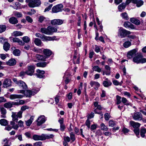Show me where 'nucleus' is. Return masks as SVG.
I'll use <instances>...</instances> for the list:
<instances>
[{
	"label": "nucleus",
	"mask_w": 146,
	"mask_h": 146,
	"mask_svg": "<svg viewBox=\"0 0 146 146\" xmlns=\"http://www.w3.org/2000/svg\"><path fill=\"white\" fill-rule=\"evenodd\" d=\"M16 61L15 59L11 58L6 62V64L8 65L13 66L16 64Z\"/></svg>",
	"instance_id": "obj_23"
},
{
	"label": "nucleus",
	"mask_w": 146,
	"mask_h": 146,
	"mask_svg": "<svg viewBox=\"0 0 146 146\" xmlns=\"http://www.w3.org/2000/svg\"><path fill=\"white\" fill-rule=\"evenodd\" d=\"M126 5L124 3H122L118 6V8L119 11H121L122 9H125L126 6Z\"/></svg>",
	"instance_id": "obj_41"
},
{
	"label": "nucleus",
	"mask_w": 146,
	"mask_h": 146,
	"mask_svg": "<svg viewBox=\"0 0 146 146\" xmlns=\"http://www.w3.org/2000/svg\"><path fill=\"white\" fill-rule=\"evenodd\" d=\"M34 118L33 116H32L29 119L26 121V124L27 126H30L31 125L33 121Z\"/></svg>",
	"instance_id": "obj_35"
},
{
	"label": "nucleus",
	"mask_w": 146,
	"mask_h": 146,
	"mask_svg": "<svg viewBox=\"0 0 146 146\" xmlns=\"http://www.w3.org/2000/svg\"><path fill=\"white\" fill-rule=\"evenodd\" d=\"M48 63L46 62H40L37 63L36 65L38 67L43 68L45 67Z\"/></svg>",
	"instance_id": "obj_36"
},
{
	"label": "nucleus",
	"mask_w": 146,
	"mask_h": 146,
	"mask_svg": "<svg viewBox=\"0 0 146 146\" xmlns=\"http://www.w3.org/2000/svg\"><path fill=\"white\" fill-rule=\"evenodd\" d=\"M46 119L45 117L43 115H42L39 117L36 120L37 122V125L38 126L41 125L42 124L44 123Z\"/></svg>",
	"instance_id": "obj_11"
},
{
	"label": "nucleus",
	"mask_w": 146,
	"mask_h": 146,
	"mask_svg": "<svg viewBox=\"0 0 146 146\" xmlns=\"http://www.w3.org/2000/svg\"><path fill=\"white\" fill-rule=\"evenodd\" d=\"M131 40H130V41H125L123 44V46L125 48H127L131 46Z\"/></svg>",
	"instance_id": "obj_34"
},
{
	"label": "nucleus",
	"mask_w": 146,
	"mask_h": 146,
	"mask_svg": "<svg viewBox=\"0 0 146 146\" xmlns=\"http://www.w3.org/2000/svg\"><path fill=\"white\" fill-rule=\"evenodd\" d=\"M35 68V66L31 65L28 66L27 70L26 71V74L28 75L32 76L34 73Z\"/></svg>",
	"instance_id": "obj_7"
},
{
	"label": "nucleus",
	"mask_w": 146,
	"mask_h": 146,
	"mask_svg": "<svg viewBox=\"0 0 146 146\" xmlns=\"http://www.w3.org/2000/svg\"><path fill=\"white\" fill-rule=\"evenodd\" d=\"M133 61L137 64L143 63L146 62V58H143L142 55L140 54H137L133 58Z\"/></svg>",
	"instance_id": "obj_4"
},
{
	"label": "nucleus",
	"mask_w": 146,
	"mask_h": 146,
	"mask_svg": "<svg viewBox=\"0 0 146 146\" xmlns=\"http://www.w3.org/2000/svg\"><path fill=\"white\" fill-rule=\"evenodd\" d=\"M70 137L72 142L74 141L75 140V135L73 132L70 133Z\"/></svg>",
	"instance_id": "obj_55"
},
{
	"label": "nucleus",
	"mask_w": 146,
	"mask_h": 146,
	"mask_svg": "<svg viewBox=\"0 0 146 146\" xmlns=\"http://www.w3.org/2000/svg\"><path fill=\"white\" fill-rule=\"evenodd\" d=\"M43 52L46 58H48L52 54L51 51L48 49H44Z\"/></svg>",
	"instance_id": "obj_22"
},
{
	"label": "nucleus",
	"mask_w": 146,
	"mask_h": 146,
	"mask_svg": "<svg viewBox=\"0 0 146 146\" xmlns=\"http://www.w3.org/2000/svg\"><path fill=\"white\" fill-rule=\"evenodd\" d=\"M94 105L95 107H96V109H98L99 110H101L102 109V108L100 104L97 102H94Z\"/></svg>",
	"instance_id": "obj_38"
},
{
	"label": "nucleus",
	"mask_w": 146,
	"mask_h": 146,
	"mask_svg": "<svg viewBox=\"0 0 146 146\" xmlns=\"http://www.w3.org/2000/svg\"><path fill=\"white\" fill-rule=\"evenodd\" d=\"M12 81L10 79L6 78L4 80L3 82V86L4 88H7L11 85Z\"/></svg>",
	"instance_id": "obj_14"
},
{
	"label": "nucleus",
	"mask_w": 146,
	"mask_h": 146,
	"mask_svg": "<svg viewBox=\"0 0 146 146\" xmlns=\"http://www.w3.org/2000/svg\"><path fill=\"white\" fill-rule=\"evenodd\" d=\"M32 50L34 52L38 53H42L43 51L42 49H40L38 48H34Z\"/></svg>",
	"instance_id": "obj_45"
},
{
	"label": "nucleus",
	"mask_w": 146,
	"mask_h": 146,
	"mask_svg": "<svg viewBox=\"0 0 146 146\" xmlns=\"http://www.w3.org/2000/svg\"><path fill=\"white\" fill-rule=\"evenodd\" d=\"M121 16L123 18L126 19L127 20H128L129 19L127 13H126L125 12L122 13Z\"/></svg>",
	"instance_id": "obj_60"
},
{
	"label": "nucleus",
	"mask_w": 146,
	"mask_h": 146,
	"mask_svg": "<svg viewBox=\"0 0 146 146\" xmlns=\"http://www.w3.org/2000/svg\"><path fill=\"white\" fill-rule=\"evenodd\" d=\"M23 35V33L20 31H14L12 33V35L15 36H21Z\"/></svg>",
	"instance_id": "obj_31"
},
{
	"label": "nucleus",
	"mask_w": 146,
	"mask_h": 146,
	"mask_svg": "<svg viewBox=\"0 0 146 146\" xmlns=\"http://www.w3.org/2000/svg\"><path fill=\"white\" fill-rule=\"evenodd\" d=\"M0 124L2 125L6 126L8 124L7 121L5 119H2L0 120Z\"/></svg>",
	"instance_id": "obj_42"
},
{
	"label": "nucleus",
	"mask_w": 146,
	"mask_h": 146,
	"mask_svg": "<svg viewBox=\"0 0 146 146\" xmlns=\"http://www.w3.org/2000/svg\"><path fill=\"white\" fill-rule=\"evenodd\" d=\"M110 117L111 116L108 113H106L105 114L104 117L106 121H108Z\"/></svg>",
	"instance_id": "obj_59"
},
{
	"label": "nucleus",
	"mask_w": 146,
	"mask_h": 146,
	"mask_svg": "<svg viewBox=\"0 0 146 146\" xmlns=\"http://www.w3.org/2000/svg\"><path fill=\"white\" fill-rule=\"evenodd\" d=\"M131 33L130 31L127 30L122 27H120L118 30V36L120 38H123L126 37L127 35Z\"/></svg>",
	"instance_id": "obj_3"
},
{
	"label": "nucleus",
	"mask_w": 146,
	"mask_h": 146,
	"mask_svg": "<svg viewBox=\"0 0 146 146\" xmlns=\"http://www.w3.org/2000/svg\"><path fill=\"white\" fill-rule=\"evenodd\" d=\"M3 106L5 108H11L13 106L12 102H11L5 103Z\"/></svg>",
	"instance_id": "obj_40"
},
{
	"label": "nucleus",
	"mask_w": 146,
	"mask_h": 146,
	"mask_svg": "<svg viewBox=\"0 0 146 146\" xmlns=\"http://www.w3.org/2000/svg\"><path fill=\"white\" fill-rule=\"evenodd\" d=\"M92 69L94 71L100 72L102 71V69L98 66H95L93 67Z\"/></svg>",
	"instance_id": "obj_46"
},
{
	"label": "nucleus",
	"mask_w": 146,
	"mask_h": 146,
	"mask_svg": "<svg viewBox=\"0 0 146 146\" xmlns=\"http://www.w3.org/2000/svg\"><path fill=\"white\" fill-rule=\"evenodd\" d=\"M122 102L125 105H129L128 100L125 98L123 97L122 99Z\"/></svg>",
	"instance_id": "obj_48"
},
{
	"label": "nucleus",
	"mask_w": 146,
	"mask_h": 146,
	"mask_svg": "<svg viewBox=\"0 0 146 146\" xmlns=\"http://www.w3.org/2000/svg\"><path fill=\"white\" fill-rule=\"evenodd\" d=\"M6 42H7V40L6 39L2 37H0V42L3 44Z\"/></svg>",
	"instance_id": "obj_58"
},
{
	"label": "nucleus",
	"mask_w": 146,
	"mask_h": 146,
	"mask_svg": "<svg viewBox=\"0 0 146 146\" xmlns=\"http://www.w3.org/2000/svg\"><path fill=\"white\" fill-rule=\"evenodd\" d=\"M25 95L27 97L29 98H30L32 96H33V94L31 91L29 90H26L25 92Z\"/></svg>",
	"instance_id": "obj_32"
},
{
	"label": "nucleus",
	"mask_w": 146,
	"mask_h": 146,
	"mask_svg": "<svg viewBox=\"0 0 146 146\" xmlns=\"http://www.w3.org/2000/svg\"><path fill=\"white\" fill-rule=\"evenodd\" d=\"M105 68L106 70L109 71L108 73H105L106 74V75H109L110 74V67L106 65L105 66Z\"/></svg>",
	"instance_id": "obj_61"
},
{
	"label": "nucleus",
	"mask_w": 146,
	"mask_h": 146,
	"mask_svg": "<svg viewBox=\"0 0 146 146\" xmlns=\"http://www.w3.org/2000/svg\"><path fill=\"white\" fill-rule=\"evenodd\" d=\"M9 23L12 24H15L18 23V21L17 19L14 17H11L9 19Z\"/></svg>",
	"instance_id": "obj_27"
},
{
	"label": "nucleus",
	"mask_w": 146,
	"mask_h": 146,
	"mask_svg": "<svg viewBox=\"0 0 146 146\" xmlns=\"http://www.w3.org/2000/svg\"><path fill=\"white\" fill-rule=\"evenodd\" d=\"M34 43L37 46H39L41 44L42 42L40 39L38 38H35L34 41Z\"/></svg>",
	"instance_id": "obj_44"
},
{
	"label": "nucleus",
	"mask_w": 146,
	"mask_h": 146,
	"mask_svg": "<svg viewBox=\"0 0 146 146\" xmlns=\"http://www.w3.org/2000/svg\"><path fill=\"white\" fill-rule=\"evenodd\" d=\"M29 108V107L28 106L26 105L23 106L21 107V110L18 113L12 112L11 117H13V119L14 120H17V117H19V118L21 119L22 117L23 111Z\"/></svg>",
	"instance_id": "obj_2"
},
{
	"label": "nucleus",
	"mask_w": 146,
	"mask_h": 146,
	"mask_svg": "<svg viewBox=\"0 0 146 146\" xmlns=\"http://www.w3.org/2000/svg\"><path fill=\"white\" fill-rule=\"evenodd\" d=\"M46 19V18L43 16H40L38 19V21L40 23H42Z\"/></svg>",
	"instance_id": "obj_51"
},
{
	"label": "nucleus",
	"mask_w": 146,
	"mask_h": 146,
	"mask_svg": "<svg viewBox=\"0 0 146 146\" xmlns=\"http://www.w3.org/2000/svg\"><path fill=\"white\" fill-rule=\"evenodd\" d=\"M132 3L136 4L137 7H141L143 4V1L142 0H133Z\"/></svg>",
	"instance_id": "obj_24"
},
{
	"label": "nucleus",
	"mask_w": 146,
	"mask_h": 146,
	"mask_svg": "<svg viewBox=\"0 0 146 146\" xmlns=\"http://www.w3.org/2000/svg\"><path fill=\"white\" fill-rule=\"evenodd\" d=\"M6 27L5 25H0V33H2L5 31L6 29Z\"/></svg>",
	"instance_id": "obj_53"
},
{
	"label": "nucleus",
	"mask_w": 146,
	"mask_h": 146,
	"mask_svg": "<svg viewBox=\"0 0 146 146\" xmlns=\"http://www.w3.org/2000/svg\"><path fill=\"white\" fill-rule=\"evenodd\" d=\"M24 97V95L21 94H14L10 96L9 98L11 100H14L16 99H21Z\"/></svg>",
	"instance_id": "obj_17"
},
{
	"label": "nucleus",
	"mask_w": 146,
	"mask_h": 146,
	"mask_svg": "<svg viewBox=\"0 0 146 146\" xmlns=\"http://www.w3.org/2000/svg\"><path fill=\"white\" fill-rule=\"evenodd\" d=\"M33 139L36 141L41 140H43L42 134L41 135H35L33 136Z\"/></svg>",
	"instance_id": "obj_30"
},
{
	"label": "nucleus",
	"mask_w": 146,
	"mask_h": 146,
	"mask_svg": "<svg viewBox=\"0 0 146 146\" xmlns=\"http://www.w3.org/2000/svg\"><path fill=\"white\" fill-rule=\"evenodd\" d=\"M86 125L87 126L88 128H90V125L91 124L90 121L88 119L86 120L85 123Z\"/></svg>",
	"instance_id": "obj_57"
},
{
	"label": "nucleus",
	"mask_w": 146,
	"mask_h": 146,
	"mask_svg": "<svg viewBox=\"0 0 146 146\" xmlns=\"http://www.w3.org/2000/svg\"><path fill=\"white\" fill-rule=\"evenodd\" d=\"M41 1L40 0H31L29 4V7H34L40 5Z\"/></svg>",
	"instance_id": "obj_6"
},
{
	"label": "nucleus",
	"mask_w": 146,
	"mask_h": 146,
	"mask_svg": "<svg viewBox=\"0 0 146 146\" xmlns=\"http://www.w3.org/2000/svg\"><path fill=\"white\" fill-rule=\"evenodd\" d=\"M146 133V129L145 128H143L141 129L140 132L141 136L143 137L145 136V134Z\"/></svg>",
	"instance_id": "obj_47"
},
{
	"label": "nucleus",
	"mask_w": 146,
	"mask_h": 146,
	"mask_svg": "<svg viewBox=\"0 0 146 146\" xmlns=\"http://www.w3.org/2000/svg\"><path fill=\"white\" fill-rule=\"evenodd\" d=\"M106 80H104L103 82V84L105 87H108L111 86L112 83L111 81L109 80L108 78L106 79Z\"/></svg>",
	"instance_id": "obj_21"
},
{
	"label": "nucleus",
	"mask_w": 146,
	"mask_h": 146,
	"mask_svg": "<svg viewBox=\"0 0 146 146\" xmlns=\"http://www.w3.org/2000/svg\"><path fill=\"white\" fill-rule=\"evenodd\" d=\"M130 22H126L124 23V26L125 28H129L130 27Z\"/></svg>",
	"instance_id": "obj_64"
},
{
	"label": "nucleus",
	"mask_w": 146,
	"mask_h": 146,
	"mask_svg": "<svg viewBox=\"0 0 146 146\" xmlns=\"http://www.w3.org/2000/svg\"><path fill=\"white\" fill-rule=\"evenodd\" d=\"M18 85L23 89H26L27 88V86L25 83L21 80H19V83H18Z\"/></svg>",
	"instance_id": "obj_25"
},
{
	"label": "nucleus",
	"mask_w": 146,
	"mask_h": 146,
	"mask_svg": "<svg viewBox=\"0 0 146 146\" xmlns=\"http://www.w3.org/2000/svg\"><path fill=\"white\" fill-rule=\"evenodd\" d=\"M10 46L9 44L7 42H6L4 44L3 46V49L5 51H7L9 49Z\"/></svg>",
	"instance_id": "obj_33"
},
{
	"label": "nucleus",
	"mask_w": 146,
	"mask_h": 146,
	"mask_svg": "<svg viewBox=\"0 0 146 146\" xmlns=\"http://www.w3.org/2000/svg\"><path fill=\"white\" fill-rule=\"evenodd\" d=\"M64 21V20L60 19H54L51 20V23L53 25H59L62 24Z\"/></svg>",
	"instance_id": "obj_12"
},
{
	"label": "nucleus",
	"mask_w": 146,
	"mask_h": 146,
	"mask_svg": "<svg viewBox=\"0 0 146 146\" xmlns=\"http://www.w3.org/2000/svg\"><path fill=\"white\" fill-rule=\"evenodd\" d=\"M56 38V37L55 36L52 37L43 35L41 39L43 41H47L53 40H55Z\"/></svg>",
	"instance_id": "obj_15"
},
{
	"label": "nucleus",
	"mask_w": 146,
	"mask_h": 146,
	"mask_svg": "<svg viewBox=\"0 0 146 146\" xmlns=\"http://www.w3.org/2000/svg\"><path fill=\"white\" fill-rule=\"evenodd\" d=\"M130 21L132 23L136 25H138L140 24V21L137 18L134 17L131 18L130 19Z\"/></svg>",
	"instance_id": "obj_20"
},
{
	"label": "nucleus",
	"mask_w": 146,
	"mask_h": 146,
	"mask_svg": "<svg viewBox=\"0 0 146 146\" xmlns=\"http://www.w3.org/2000/svg\"><path fill=\"white\" fill-rule=\"evenodd\" d=\"M97 125L96 124H93L92 125L90 128L91 130L92 131L93 130L96 129L97 128Z\"/></svg>",
	"instance_id": "obj_62"
},
{
	"label": "nucleus",
	"mask_w": 146,
	"mask_h": 146,
	"mask_svg": "<svg viewBox=\"0 0 146 146\" xmlns=\"http://www.w3.org/2000/svg\"><path fill=\"white\" fill-rule=\"evenodd\" d=\"M42 143L41 141H38L33 144V146H41Z\"/></svg>",
	"instance_id": "obj_63"
},
{
	"label": "nucleus",
	"mask_w": 146,
	"mask_h": 146,
	"mask_svg": "<svg viewBox=\"0 0 146 146\" xmlns=\"http://www.w3.org/2000/svg\"><path fill=\"white\" fill-rule=\"evenodd\" d=\"M100 127L101 129L104 131H107L108 130V128L103 123H101Z\"/></svg>",
	"instance_id": "obj_37"
},
{
	"label": "nucleus",
	"mask_w": 146,
	"mask_h": 146,
	"mask_svg": "<svg viewBox=\"0 0 146 146\" xmlns=\"http://www.w3.org/2000/svg\"><path fill=\"white\" fill-rule=\"evenodd\" d=\"M24 42L26 43H28L30 41V38L27 36H25L22 38Z\"/></svg>",
	"instance_id": "obj_49"
},
{
	"label": "nucleus",
	"mask_w": 146,
	"mask_h": 146,
	"mask_svg": "<svg viewBox=\"0 0 146 146\" xmlns=\"http://www.w3.org/2000/svg\"><path fill=\"white\" fill-rule=\"evenodd\" d=\"M116 124L115 122L112 120H110L109 122V125L111 127H113Z\"/></svg>",
	"instance_id": "obj_52"
},
{
	"label": "nucleus",
	"mask_w": 146,
	"mask_h": 146,
	"mask_svg": "<svg viewBox=\"0 0 146 146\" xmlns=\"http://www.w3.org/2000/svg\"><path fill=\"white\" fill-rule=\"evenodd\" d=\"M137 50L136 49H133L129 51L127 54V57L129 58H134L137 54Z\"/></svg>",
	"instance_id": "obj_10"
},
{
	"label": "nucleus",
	"mask_w": 146,
	"mask_h": 146,
	"mask_svg": "<svg viewBox=\"0 0 146 146\" xmlns=\"http://www.w3.org/2000/svg\"><path fill=\"white\" fill-rule=\"evenodd\" d=\"M54 137L52 134H42L43 140H45L46 139L52 138Z\"/></svg>",
	"instance_id": "obj_26"
},
{
	"label": "nucleus",
	"mask_w": 146,
	"mask_h": 146,
	"mask_svg": "<svg viewBox=\"0 0 146 146\" xmlns=\"http://www.w3.org/2000/svg\"><path fill=\"white\" fill-rule=\"evenodd\" d=\"M130 123L131 126L134 128L133 131L136 135L137 136L139 134V127L140 124L138 122H136L133 121H131Z\"/></svg>",
	"instance_id": "obj_5"
},
{
	"label": "nucleus",
	"mask_w": 146,
	"mask_h": 146,
	"mask_svg": "<svg viewBox=\"0 0 146 146\" xmlns=\"http://www.w3.org/2000/svg\"><path fill=\"white\" fill-rule=\"evenodd\" d=\"M14 15L15 16L18 17H21L22 16V15L21 13L17 11L15 12L14 13Z\"/></svg>",
	"instance_id": "obj_54"
},
{
	"label": "nucleus",
	"mask_w": 146,
	"mask_h": 146,
	"mask_svg": "<svg viewBox=\"0 0 146 146\" xmlns=\"http://www.w3.org/2000/svg\"><path fill=\"white\" fill-rule=\"evenodd\" d=\"M133 119L135 120H141L142 119L143 116L139 112L134 113L133 116Z\"/></svg>",
	"instance_id": "obj_13"
},
{
	"label": "nucleus",
	"mask_w": 146,
	"mask_h": 146,
	"mask_svg": "<svg viewBox=\"0 0 146 146\" xmlns=\"http://www.w3.org/2000/svg\"><path fill=\"white\" fill-rule=\"evenodd\" d=\"M13 54L15 56H18L20 54V52L19 50L16 49L13 51Z\"/></svg>",
	"instance_id": "obj_50"
},
{
	"label": "nucleus",
	"mask_w": 146,
	"mask_h": 146,
	"mask_svg": "<svg viewBox=\"0 0 146 146\" xmlns=\"http://www.w3.org/2000/svg\"><path fill=\"white\" fill-rule=\"evenodd\" d=\"M63 5L62 4H59L54 6L52 10L53 13H57L62 11Z\"/></svg>",
	"instance_id": "obj_8"
},
{
	"label": "nucleus",
	"mask_w": 146,
	"mask_h": 146,
	"mask_svg": "<svg viewBox=\"0 0 146 146\" xmlns=\"http://www.w3.org/2000/svg\"><path fill=\"white\" fill-rule=\"evenodd\" d=\"M127 37L128 38L130 39V40L136 39L137 38V37L135 35H128Z\"/></svg>",
	"instance_id": "obj_56"
},
{
	"label": "nucleus",
	"mask_w": 146,
	"mask_h": 146,
	"mask_svg": "<svg viewBox=\"0 0 146 146\" xmlns=\"http://www.w3.org/2000/svg\"><path fill=\"white\" fill-rule=\"evenodd\" d=\"M57 29L53 27L49 26L46 28L42 27L40 29V32L48 35H52L54 33L57 32Z\"/></svg>",
	"instance_id": "obj_1"
},
{
	"label": "nucleus",
	"mask_w": 146,
	"mask_h": 146,
	"mask_svg": "<svg viewBox=\"0 0 146 146\" xmlns=\"http://www.w3.org/2000/svg\"><path fill=\"white\" fill-rule=\"evenodd\" d=\"M0 108L1 114V117L5 118L6 117L5 115L7 113L6 109L3 107H1Z\"/></svg>",
	"instance_id": "obj_28"
},
{
	"label": "nucleus",
	"mask_w": 146,
	"mask_h": 146,
	"mask_svg": "<svg viewBox=\"0 0 146 146\" xmlns=\"http://www.w3.org/2000/svg\"><path fill=\"white\" fill-rule=\"evenodd\" d=\"M122 98L119 95L116 96V103L118 105L121 103L122 102Z\"/></svg>",
	"instance_id": "obj_39"
},
{
	"label": "nucleus",
	"mask_w": 146,
	"mask_h": 146,
	"mask_svg": "<svg viewBox=\"0 0 146 146\" xmlns=\"http://www.w3.org/2000/svg\"><path fill=\"white\" fill-rule=\"evenodd\" d=\"M36 73L34 74L37 78H44L45 76L44 75L45 72L44 70H40L39 69L36 70Z\"/></svg>",
	"instance_id": "obj_9"
},
{
	"label": "nucleus",
	"mask_w": 146,
	"mask_h": 146,
	"mask_svg": "<svg viewBox=\"0 0 146 146\" xmlns=\"http://www.w3.org/2000/svg\"><path fill=\"white\" fill-rule=\"evenodd\" d=\"M90 84L92 87L94 86V89L96 90L98 89L100 86V84L98 82L93 81H91Z\"/></svg>",
	"instance_id": "obj_19"
},
{
	"label": "nucleus",
	"mask_w": 146,
	"mask_h": 146,
	"mask_svg": "<svg viewBox=\"0 0 146 146\" xmlns=\"http://www.w3.org/2000/svg\"><path fill=\"white\" fill-rule=\"evenodd\" d=\"M36 58L39 60L45 61L46 60V58L45 56L40 54H37L36 55Z\"/></svg>",
	"instance_id": "obj_29"
},
{
	"label": "nucleus",
	"mask_w": 146,
	"mask_h": 146,
	"mask_svg": "<svg viewBox=\"0 0 146 146\" xmlns=\"http://www.w3.org/2000/svg\"><path fill=\"white\" fill-rule=\"evenodd\" d=\"M10 38H11V40H12V42H17L19 45H24L25 43L18 38L10 37Z\"/></svg>",
	"instance_id": "obj_18"
},
{
	"label": "nucleus",
	"mask_w": 146,
	"mask_h": 146,
	"mask_svg": "<svg viewBox=\"0 0 146 146\" xmlns=\"http://www.w3.org/2000/svg\"><path fill=\"white\" fill-rule=\"evenodd\" d=\"M100 110H99L98 109H95L94 110V111L95 113L100 114L101 116V118H103V114Z\"/></svg>",
	"instance_id": "obj_43"
},
{
	"label": "nucleus",
	"mask_w": 146,
	"mask_h": 146,
	"mask_svg": "<svg viewBox=\"0 0 146 146\" xmlns=\"http://www.w3.org/2000/svg\"><path fill=\"white\" fill-rule=\"evenodd\" d=\"M12 121L10 122V124L12 126V127L13 129L15 130H17L19 127V126L18 125L16 124L15 123V122H17L18 121V118L19 117L17 118V120H14L13 119V117H12Z\"/></svg>",
	"instance_id": "obj_16"
}]
</instances>
